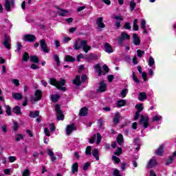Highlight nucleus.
Masks as SVG:
<instances>
[{
	"mask_svg": "<svg viewBox=\"0 0 176 176\" xmlns=\"http://www.w3.org/2000/svg\"><path fill=\"white\" fill-rule=\"evenodd\" d=\"M10 163H14L15 160H17V158L14 156H10L8 157Z\"/></svg>",
	"mask_w": 176,
	"mask_h": 176,
	"instance_id": "nucleus-58",
	"label": "nucleus"
},
{
	"mask_svg": "<svg viewBox=\"0 0 176 176\" xmlns=\"http://www.w3.org/2000/svg\"><path fill=\"white\" fill-rule=\"evenodd\" d=\"M92 155L96 160H100V155L98 154V149L95 148L92 150Z\"/></svg>",
	"mask_w": 176,
	"mask_h": 176,
	"instance_id": "nucleus-31",
	"label": "nucleus"
},
{
	"mask_svg": "<svg viewBox=\"0 0 176 176\" xmlns=\"http://www.w3.org/2000/svg\"><path fill=\"white\" fill-rule=\"evenodd\" d=\"M101 142V134L100 133H97V142L96 144H100Z\"/></svg>",
	"mask_w": 176,
	"mask_h": 176,
	"instance_id": "nucleus-62",
	"label": "nucleus"
},
{
	"mask_svg": "<svg viewBox=\"0 0 176 176\" xmlns=\"http://www.w3.org/2000/svg\"><path fill=\"white\" fill-rule=\"evenodd\" d=\"M138 19H134L133 25V31H138L140 28L138 27Z\"/></svg>",
	"mask_w": 176,
	"mask_h": 176,
	"instance_id": "nucleus-38",
	"label": "nucleus"
},
{
	"mask_svg": "<svg viewBox=\"0 0 176 176\" xmlns=\"http://www.w3.org/2000/svg\"><path fill=\"white\" fill-rule=\"evenodd\" d=\"M86 156H91V146H87L85 149Z\"/></svg>",
	"mask_w": 176,
	"mask_h": 176,
	"instance_id": "nucleus-39",
	"label": "nucleus"
},
{
	"mask_svg": "<svg viewBox=\"0 0 176 176\" xmlns=\"http://www.w3.org/2000/svg\"><path fill=\"white\" fill-rule=\"evenodd\" d=\"M35 98L34 101H41L42 100V91L40 89H36L34 93Z\"/></svg>",
	"mask_w": 176,
	"mask_h": 176,
	"instance_id": "nucleus-15",
	"label": "nucleus"
},
{
	"mask_svg": "<svg viewBox=\"0 0 176 176\" xmlns=\"http://www.w3.org/2000/svg\"><path fill=\"white\" fill-rule=\"evenodd\" d=\"M86 80H87V76H86L85 74L81 76V83L86 82Z\"/></svg>",
	"mask_w": 176,
	"mask_h": 176,
	"instance_id": "nucleus-60",
	"label": "nucleus"
},
{
	"mask_svg": "<svg viewBox=\"0 0 176 176\" xmlns=\"http://www.w3.org/2000/svg\"><path fill=\"white\" fill-rule=\"evenodd\" d=\"M12 112H14L15 115H23V113H21V108L19 106H15L12 109Z\"/></svg>",
	"mask_w": 176,
	"mask_h": 176,
	"instance_id": "nucleus-25",
	"label": "nucleus"
},
{
	"mask_svg": "<svg viewBox=\"0 0 176 176\" xmlns=\"http://www.w3.org/2000/svg\"><path fill=\"white\" fill-rule=\"evenodd\" d=\"M57 9L58 10H61L62 12H58V14L59 16H62V17H65V16H66L67 13H68V10H64L63 8H60L59 7H57Z\"/></svg>",
	"mask_w": 176,
	"mask_h": 176,
	"instance_id": "nucleus-32",
	"label": "nucleus"
},
{
	"mask_svg": "<svg viewBox=\"0 0 176 176\" xmlns=\"http://www.w3.org/2000/svg\"><path fill=\"white\" fill-rule=\"evenodd\" d=\"M113 176H122L120 175V171H119V170L118 169H115L113 172Z\"/></svg>",
	"mask_w": 176,
	"mask_h": 176,
	"instance_id": "nucleus-57",
	"label": "nucleus"
},
{
	"mask_svg": "<svg viewBox=\"0 0 176 176\" xmlns=\"http://www.w3.org/2000/svg\"><path fill=\"white\" fill-rule=\"evenodd\" d=\"M39 113H40V111L38 110L34 111H30L29 116L32 119H35V118H38L39 116Z\"/></svg>",
	"mask_w": 176,
	"mask_h": 176,
	"instance_id": "nucleus-22",
	"label": "nucleus"
},
{
	"mask_svg": "<svg viewBox=\"0 0 176 176\" xmlns=\"http://www.w3.org/2000/svg\"><path fill=\"white\" fill-rule=\"evenodd\" d=\"M14 7V0H6L5 9L7 12H10L11 8Z\"/></svg>",
	"mask_w": 176,
	"mask_h": 176,
	"instance_id": "nucleus-8",
	"label": "nucleus"
},
{
	"mask_svg": "<svg viewBox=\"0 0 176 176\" xmlns=\"http://www.w3.org/2000/svg\"><path fill=\"white\" fill-rule=\"evenodd\" d=\"M76 60V58H74V56H72L71 55L65 56V61L66 63H74V62H75Z\"/></svg>",
	"mask_w": 176,
	"mask_h": 176,
	"instance_id": "nucleus-26",
	"label": "nucleus"
},
{
	"mask_svg": "<svg viewBox=\"0 0 176 176\" xmlns=\"http://www.w3.org/2000/svg\"><path fill=\"white\" fill-rule=\"evenodd\" d=\"M113 122L115 124H118L120 122V113H116L115 117L113 119Z\"/></svg>",
	"mask_w": 176,
	"mask_h": 176,
	"instance_id": "nucleus-28",
	"label": "nucleus"
},
{
	"mask_svg": "<svg viewBox=\"0 0 176 176\" xmlns=\"http://www.w3.org/2000/svg\"><path fill=\"white\" fill-rule=\"evenodd\" d=\"M111 159L116 164H119V163H120V158L118 157L116 155H113Z\"/></svg>",
	"mask_w": 176,
	"mask_h": 176,
	"instance_id": "nucleus-45",
	"label": "nucleus"
},
{
	"mask_svg": "<svg viewBox=\"0 0 176 176\" xmlns=\"http://www.w3.org/2000/svg\"><path fill=\"white\" fill-rule=\"evenodd\" d=\"M65 79L62 78L60 81H57L56 78H50V84L52 85V86H54L58 89V90H62V91H67V87H63L65 86Z\"/></svg>",
	"mask_w": 176,
	"mask_h": 176,
	"instance_id": "nucleus-1",
	"label": "nucleus"
},
{
	"mask_svg": "<svg viewBox=\"0 0 176 176\" xmlns=\"http://www.w3.org/2000/svg\"><path fill=\"white\" fill-rule=\"evenodd\" d=\"M156 166H157V161L155 158H151L146 164V168H153Z\"/></svg>",
	"mask_w": 176,
	"mask_h": 176,
	"instance_id": "nucleus-10",
	"label": "nucleus"
},
{
	"mask_svg": "<svg viewBox=\"0 0 176 176\" xmlns=\"http://www.w3.org/2000/svg\"><path fill=\"white\" fill-rule=\"evenodd\" d=\"M12 98L14 100H17L18 101H20L23 98V94L21 93H13L12 94Z\"/></svg>",
	"mask_w": 176,
	"mask_h": 176,
	"instance_id": "nucleus-27",
	"label": "nucleus"
},
{
	"mask_svg": "<svg viewBox=\"0 0 176 176\" xmlns=\"http://www.w3.org/2000/svg\"><path fill=\"white\" fill-rule=\"evenodd\" d=\"M129 93V89H124L121 91V97L122 98H124L126 97V96H127V94Z\"/></svg>",
	"mask_w": 176,
	"mask_h": 176,
	"instance_id": "nucleus-42",
	"label": "nucleus"
},
{
	"mask_svg": "<svg viewBox=\"0 0 176 176\" xmlns=\"http://www.w3.org/2000/svg\"><path fill=\"white\" fill-rule=\"evenodd\" d=\"M30 69H39V66L36 63H32L30 65Z\"/></svg>",
	"mask_w": 176,
	"mask_h": 176,
	"instance_id": "nucleus-56",
	"label": "nucleus"
},
{
	"mask_svg": "<svg viewBox=\"0 0 176 176\" xmlns=\"http://www.w3.org/2000/svg\"><path fill=\"white\" fill-rule=\"evenodd\" d=\"M163 153H164V144H161L155 151V154L157 156H163Z\"/></svg>",
	"mask_w": 176,
	"mask_h": 176,
	"instance_id": "nucleus-14",
	"label": "nucleus"
},
{
	"mask_svg": "<svg viewBox=\"0 0 176 176\" xmlns=\"http://www.w3.org/2000/svg\"><path fill=\"white\" fill-rule=\"evenodd\" d=\"M6 113H7V115L8 116H12V108L10 107V106H7V109L6 110Z\"/></svg>",
	"mask_w": 176,
	"mask_h": 176,
	"instance_id": "nucleus-49",
	"label": "nucleus"
},
{
	"mask_svg": "<svg viewBox=\"0 0 176 176\" xmlns=\"http://www.w3.org/2000/svg\"><path fill=\"white\" fill-rule=\"evenodd\" d=\"M135 6H137L135 1L134 0L131 1L129 3L130 12H133L135 9Z\"/></svg>",
	"mask_w": 176,
	"mask_h": 176,
	"instance_id": "nucleus-33",
	"label": "nucleus"
},
{
	"mask_svg": "<svg viewBox=\"0 0 176 176\" xmlns=\"http://www.w3.org/2000/svg\"><path fill=\"white\" fill-rule=\"evenodd\" d=\"M104 49L106 53L111 54L113 52V47H112V46L109 43H106L104 44Z\"/></svg>",
	"mask_w": 176,
	"mask_h": 176,
	"instance_id": "nucleus-18",
	"label": "nucleus"
},
{
	"mask_svg": "<svg viewBox=\"0 0 176 176\" xmlns=\"http://www.w3.org/2000/svg\"><path fill=\"white\" fill-rule=\"evenodd\" d=\"M173 162H174V158L173 157V156H169V158L166 160V166L173 164Z\"/></svg>",
	"mask_w": 176,
	"mask_h": 176,
	"instance_id": "nucleus-44",
	"label": "nucleus"
},
{
	"mask_svg": "<svg viewBox=\"0 0 176 176\" xmlns=\"http://www.w3.org/2000/svg\"><path fill=\"white\" fill-rule=\"evenodd\" d=\"M140 124H143L144 129H148V126H149V117L144 116V115H142L140 116V120H139Z\"/></svg>",
	"mask_w": 176,
	"mask_h": 176,
	"instance_id": "nucleus-5",
	"label": "nucleus"
},
{
	"mask_svg": "<svg viewBox=\"0 0 176 176\" xmlns=\"http://www.w3.org/2000/svg\"><path fill=\"white\" fill-rule=\"evenodd\" d=\"M133 142L135 145H136V146H141V140H140L138 138H137L136 139H134Z\"/></svg>",
	"mask_w": 176,
	"mask_h": 176,
	"instance_id": "nucleus-54",
	"label": "nucleus"
},
{
	"mask_svg": "<svg viewBox=\"0 0 176 176\" xmlns=\"http://www.w3.org/2000/svg\"><path fill=\"white\" fill-rule=\"evenodd\" d=\"M80 47H82L85 53H89V51L91 49V46L87 45V40H83L80 41V45H78V41H76L74 45L75 50H79Z\"/></svg>",
	"mask_w": 176,
	"mask_h": 176,
	"instance_id": "nucleus-2",
	"label": "nucleus"
},
{
	"mask_svg": "<svg viewBox=\"0 0 176 176\" xmlns=\"http://www.w3.org/2000/svg\"><path fill=\"white\" fill-rule=\"evenodd\" d=\"M135 108L137 109L138 112H142V111H144V105L142 104V103L136 104L135 106Z\"/></svg>",
	"mask_w": 176,
	"mask_h": 176,
	"instance_id": "nucleus-37",
	"label": "nucleus"
},
{
	"mask_svg": "<svg viewBox=\"0 0 176 176\" xmlns=\"http://www.w3.org/2000/svg\"><path fill=\"white\" fill-rule=\"evenodd\" d=\"M12 129L14 131L19 130V123L17 122H14Z\"/></svg>",
	"mask_w": 176,
	"mask_h": 176,
	"instance_id": "nucleus-52",
	"label": "nucleus"
},
{
	"mask_svg": "<svg viewBox=\"0 0 176 176\" xmlns=\"http://www.w3.org/2000/svg\"><path fill=\"white\" fill-rule=\"evenodd\" d=\"M102 21H104V18L102 17H99L96 21V24L99 28H105V24Z\"/></svg>",
	"mask_w": 176,
	"mask_h": 176,
	"instance_id": "nucleus-19",
	"label": "nucleus"
},
{
	"mask_svg": "<svg viewBox=\"0 0 176 176\" xmlns=\"http://www.w3.org/2000/svg\"><path fill=\"white\" fill-rule=\"evenodd\" d=\"M116 41L119 46H124L123 42L124 41H130V35L126 32H122Z\"/></svg>",
	"mask_w": 176,
	"mask_h": 176,
	"instance_id": "nucleus-3",
	"label": "nucleus"
},
{
	"mask_svg": "<svg viewBox=\"0 0 176 176\" xmlns=\"http://www.w3.org/2000/svg\"><path fill=\"white\" fill-rule=\"evenodd\" d=\"M96 72L98 74V76L102 75V69L101 68V65L100 63L96 64L94 66Z\"/></svg>",
	"mask_w": 176,
	"mask_h": 176,
	"instance_id": "nucleus-16",
	"label": "nucleus"
},
{
	"mask_svg": "<svg viewBox=\"0 0 176 176\" xmlns=\"http://www.w3.org/2000/svg\"><path fill=\"white\" fill-rule=\"evenodd\" d=\"M77 129L74 123L67 125L66 128L67 135H70V134H72V131H76Z\"/></svg>",
	"mask_w": 176,
	"mask_h": 176,
	"instance_id": "nucleus-7",
	"label": "nucleus"
},
{
	"mask_svg": "<svg viewBox=\"0 0 176 176\" xmlns=\"http://www.w3.org/2000/svg\"><path fill=\"white\" fill-rule=\"evenodd\" d=\"M23 176H30V169H25L23 172Z\"/></svg>",
	"mask_w": 176,
	"mask_h": 176,
	"instance_id": "nucleus-64",
	"label": "nucleus"
},
{
	"mask_svg": "<svg viewBox=\"0 0 176 176\" xmlns=\"http://www.w3.org/2000/svg\"><path fill=\"white\" fill-rule=\"evenodd\" d=\"M125 105H126L125 100H120L117 102V107H118V108H121V107H124Z\"/></svg>",
	"mask_w": 176,
	"mask_h": 176,
	"instance_id": "nucleus-36",
	"label": "nucleus"
},
{
	"mask_svg": "<svg viewBox=\"0 0 176 176\" xmlns=\"http://www.w3.org/2000/svg\"><path fill=\"white\" fill-rule=\"evenodd\" d=\"M137 53H138V57H140V58H141V57H142V56H144V54H145V51L141 50H138Z\"/></svg>",
	"mask_w": 176,
	"mask_h": 176,
	"instance_id": "nucleus-48",
	"label": "nucleus"
},
{
	"mask_svg": "<svg viewBox=\"0 0 176 176\" xmlns=\"http://www.w3.org/2000/svg\"><path fill=\"white\" fill-rule=\"evenodd\" d=\"M96 137H97V135L94 134L89 138V144H94L96 142Z\"/></svg>",
	"mask_w": 176,
	"mask_h": 176,
	"instance_id": "nucleus-55",
	"label": "nucleus"
},
{
	"mask_svg": "<svg viewBox=\"0 0 176 176\" xmlns=\"http://www.w3.org/2000/svg\"><path fill=\"white\" fill-rule=\"evenodd\" d=\"M30 54L27 52H24V54L22 56V61L24 63H27L30 60Z\"/></svg>",
	"mask_w": 176,
	"mask_h": 176,
	"instance_id": "nucleus-30",
	"label": "nucleus"
},
{
	"mask_svg": "<svg viewBox=\"0 0 176 176\" xmlns=\"http://www.w3.org/2000/svg\"><path fill=\"white\" fill-rule=\"evenodd\" d=\"M55 111L56 112V118L58 120H64V113H63V110H61V107L60 104H55Z\"/></svg>",
	"mask_w": 176,
	"mask_h": 176,
	"instance_id": "nucleus-4",
	"label": "nucleus"
},
{
	"mask_svg": "<svg viewBox=\"0 0 176 176\" xmlns=\"http://www.w3.org/2000/svg\"><path fill=\"white\" fill-rule=\"evenodd\" d=\"M145 100H148V96H146V93H145V92L139 93L138 100L139 101H145Z\"/></svg>",
	"mask_w": 176,
	"mask_h": 176,
	"instance_id": "nucleus-23",
	"label": "nucleus"
},
{
	"mask_svg": "<svg viewBox=\"0 0 176 176\" xmlns=\"http://www.w3.org/2000/svg\"><path fill=\"white\" fill-rule=\"evenodd\" d=\"M60 96L58 94L52 95L51 96V99H52V102H54V103L57 102L60 100Z\"/></svg>",
	"mask_w": 176,
	"mask_h": 176,
	"instance_id": "nucleus-34",
	"label": "nucleus"
},
{
	"mask_svg": "<svg viewBox=\"0 0 176 176\" xmlns=\"http://www.w3.org/2000/svg\"><path fill=\"white\" fill-rule=\"evenodd\" d=\"M133 43L135 45V46H140L141 43V39H140V36L135 33L133 34Z\"/></svg>",
	"mask_w": 176,
	"mask_h": 176,
	"instance_id": "nucleus-13",
	"label": "nucleus"
},
{
	"mask_svg": "<svg viewBox=\"0 0 176 176\" xmlns=\"http://www.w3.org/2000/svg\"><path fill=\"white\" fill-rule=\"evenodd\" d=\"M0 162H1L3 164H6V163L8 162V161L6 160V157L3 156L0 157Z\"/></svg>",
	"mask_w": 176,
	"mask_h": 176,
	"instance_id": "nucleus-63",
	"label": "nucleus"
},
{
	"mask_svg": "<svg viewBox=\"0 0 176 176\" xmlns=\"http://www.w3.org/2000/svg\"><path fill=\"white\" fill-rule=\"evenodd\" d=\"M132 78L136 85H140V79L137 78V76H135V73L134 72H132Z\"/></svg>",
	"mask_w": 176,
	"mask_h": 176,
	"instance_id": "nucleus-41",
	"label": "nucleus"
},
{
	"mask_svg": "<svg viewBox=\"0 0 176 176\" xmlns=\"http://www.w3.org/2000/svg\"><path fill=\"white\" fill-rule=\"evenodd\" d=\"M54 60L56 63L57 67H60V57H58V55L54 54Z\"/></svg>",
	"mask_w": 176,
	"mask_h": 176,
	"instance_id": "nucleus-40",
	"label": "nucleus"
},
{
	"mask_svg": "<svg viewBox=\"0 0 176 176\" xmlns=\"http://www.w3.org/2000/svg\"><path fill=\"white\" fill-rule=\"evenodd\" d=\"M103 71L104 72L102 73V75L104 76L107 75V74L109 72V67H108V65H103Z\"/></svg>",
	"mask_w": 176,
	"mask_h": 176,
	"instance_id": "nucleus-43",
	"label": "nucleus"
},
{
	"mask_svg": "<svg viewBox=\"0 0 176 176\" xmlns=\"http://www.w3.org/2000/svg\"><path fill=\"white\" fill-rule=\"evenodd\" d=\"M3 46L8 50H10V37L5 34L4 42L3 43Z\"/></svg>",
	"mask_w": 176,
	"mask_h": 176,
	"instance_id": "nucleus-12",
	"label": "nucleus"
},
{
	"mask_svg": "<svg viewBox=\"0 0 176 176\" xmlns=\"http://www.w3.org/2000/svg\"><path fill=\"white\" fill-rule=\"evenodd\" d=\"M40 46L41 47V50L44 53H49V47H47V44L46 43L45 39L40 40Z\"/></svg>",
	"mask_w": 176,
	"mask_h": 176,
	"instance_id": "nucleus-9",
	"label": "nucleus"
},
{
	"mask_svg": "<svg viewBox=\"0 0 176 176\" xmlns=\"http://www.w3.org/2000/svg\"><path fill=\"white\" fill-rule=\"evenodd\" d=\"M89 109L86 107H84L80 109L78 116L80 117L86 116L88 113Z\"/></svg>",
	"mask_w": 176,
	"mask_h": 176,
	"instance_id": "nucleus-17",
	"label": "nucleus"
},
{
	"mask_svg": "<svg viewBox=\"0 0 176 176\" xmlns=\"http://www.w3.org/2000/svg\"><path fill=\"white\" fill-rule=\"evenodd\" d=\"M78 170H79V164L76 162L72 166V174H75V173H78Z\"/></svg>",
	"mask_w": 176,
	"mask_h": 176,
	"instance_id": "nucleus-24",
	"label": "nucleus"
},
{
	"mask_svg": "<svg viewBox=\"0 0 176 176\" xmlns=\"http://www.w3.org/2000/svg\"><path fill=\"white\" fill-rule=\"evenodd\" d=\"M107 79L109 80V82H113V79H115V76L111 74V75H109L107 76Z\"/></svg>",
	"mask_w": 176,
	"mask_h": 176,
	"instance_id": "nucleus-59",
	"label": "nucleus"
},
{
	"mask_svg": "<svg viewBox=\"0 0 176 176\" xmlns=\"http://www.w3.org/2000/svg\"><path fill=\"white\" fill-rule=\"evenodd\" d=\"M98 85L99 87L96 89L97 93H104L107 91V84H105L104 81L99 82Z\"/></svg>",
	"mask_w": 176,
	"mask_h": 176,
	"instance_id": "nucleus-11",
	"label": "nucleus"
},
{
	"mask_svg": "<svg viewBox=\"0 0 176 176\" xmlns=\"http://www.w3.org/2000/svg\"><path fill=\"white\" fill-rule=\"evenodd\" d=\"M21 140H24V136L22 134H17L16 137L15 138V141L19 142Z\"/></svg>",
	"mask_w": 176,
	"mask_h": 176,
	"instance_id": "nucleus-47",
	"label": "nucleus"
},
{
	"mask_svg": "<svg viewBox=\"0 0 176 176\" xmlns=\"http://www.w3.org/2000/svg\"><path fill=\"white\" fill-rule=\"evenodd\" d=\"M124 30H131V25H130V22H126L124 25Z\"/></svg>",
	"mask_w": 176,
	"mask_h": 176,
	"instance_id": "nucleus-53",
	"label": "nucleus"
},
{
	"mask_svg": "<svg viewBox=\"0 0 176 176\" xmlns=\"http://www.w3.org/2000/svg\"><path fill=\"white\" fill-rule=\"evenodd\" d=\"M116 141L118 145H122L123 142H124V139L123 138V135L122 133H119L116 138Z\"/></svg>",
	"mask_w": 176,
	"mask_h": 176,
	"instance_id": "nucleus-20",
	"label": "nucleus"
},
{
	"mask_svg": "<svg viewBox=\"0 0 176 176\" xmlns=\"http://www.w3.org/2000/svg\"><path fill=\"white\" fill-rule=\"evenodd\" d=\"M142 78L144 82H146V80H148V74H146V72H143L142 73Z\"/></svg>",
	"mask_w": 176,
	"mask_h": 176,
	"instance_id": "nucleus-51",
	"label": "nucleus"
},
{
	"mask_svg": "<svg viewBox=\"0 0 176 176\" xmlns=\"http://www.w3.org/2000/svg\"><path fill=\"white\" fill-rule=\"evenodd\" d=\"M73 84L76 86H81L82 85V81H80V76L77 75L76 76V78L73 80Z\"/></svg>",
	"mask_w": 176,
	"mask_h": 176,
	"instance_id": "nucleus-21",
	"label": "nucleus"
},
{
	"mask_svg": "<svg viewBox=\"0 0 176 176\" xmlns=\"http://www.w3.org/2000/svg\"><path fill=\"white\" fill-rule=\"evenodd\" d=\"M89 167H90V162H85V164H84V166L82 167V170H84V171H86V170H89Z\"/></svg>",
	"mask_w": 176,
	"mask_h": 176,
	"instance_id": "nucleus-50",
	"label": "nucleus"
},
{
	"mask_svg": "<svg viewBox=\"0 0 176 176\" xmlns=\"http://www.w3.org/2000/svg\"><path fill=\"white\" fill-rule=\"evenodd\" d=\"M30 61L34 64H39V58L38 56H30Z\"/></svg>",
	"mask_w": 176,
	"mask_h": 176,
	"instance_id": "nucleus-29",
	"label": "nucleus"
},
{
	"mask_svg": "<svg viewBox=\"0 0 176 176\" xmlns=\"http://www.w3.org/2000/svg\"><path fill=\"white\" fill-rule=\"evenodd\" d=\"M23 41L24 42H30V43H32V42H35L36 41V36L31 34H25L23 36Z\"/></svg>",
	"mask_w": 176,
	"mask_h": 176,
	"instance_id": "nucleus-6",
	"label": "nucleus"
},
{
	"mask_svg": "<svg viewBox=\"0 0 176 176\" xmlns=\"http://www.w3.org/2000/svg\"><path fill=\"white\" fill-rule=\"evenodd\" d=\"M155 65V59H153V57L151 56L148 60V65L149 67H153Z\"/></svg>",
	"mask_w": 176,
	"mask_h": 176,
	"instance_id": "nucleus-46",
	"label": "nucleus"
},
{
	"mask_svg": "<svg viewBox=\"0 0 176 176\" xmlns=\"http://www.w3.org/2000/svg\"><path fill=\"white\" fill-rule=\"evenodd\" d=\"M123 153V149L121 147H117V149L114 151L116 156H120Z\"/></svg>",
	"mask_w": 176,
	"mask_h": 176,
	"instance_id": "nucleus-35",
	"label": "nucleus"
},
{
	"mask_svg": "<svg viewBox=\"0 0 176 176\" xmlns=\"http://www.w3.org/2000/svg\"><path fill=\"white\" fill-rule=\"evenodd\" d=\"M1 129L2 131H3V133L5 134H6V133H8V126L6 125L1 126Z\"/></svg>",
	"mask_w": 176,
	"mask_h": 176,
	"instance_id": "nucleus-61",
	"label": "nucleus"
}]
</instances>
